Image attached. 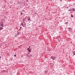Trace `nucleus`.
Instances as JSON below:
<instances>
[{
    "instance_id": "f257e3e1",
    "label": "nucleus",
    "mask_w": 75,
    "mask_h": 75,
    "mask_svg": "<svg viewBox=\"0 0 75 75\" xmlns=\"http://www.w3.org/2000/svg\"><path fill=\"white\" fill-rule=\"evenodd\" d=\"M68 30L69 31H71V30H72V28H69Z\"/></svg>"
},
{
    "instance_id": "f03ea898",
    "label": "nucleus",
    "mask_w": 75,
    "mask_h": 75,
    "mask_svg": "<svg viewBox=\"0 0 75 75\" xmlns=\"http://www.w3.org/2000/svg\"><path fill=\"white\" fill-rule=\"evenodd\" d=\"M56 58V57H53L52 59L53 60H54V59H55Z\"/></svg>"
},
{
    "instance_id": "7ed1b4c3",
    "label": "nucleus",
    "mask_w": 75,
    "mask_h": 75,
    "mask_svg": "<svg viewBox=\"0 0 75 75\" xmlns=\"http://www.w3.org/2000/svg\"><path fill=\"white\" fill-rule=\"evenodd\" d=\"M68 11H74V10H72V9H69L68 10Z\"/></svg>"
},
{
    "instance_id": "20e7f679",
    "label": "nucleus",
    "mask_w": 75,
    "mask_h": 75,
    "mask_svg": "<svg viewBox=\"0 0 75 75\" xmlns=\"http://www.w3.org/2000/svg\"><path fill=\"white\" fill-rule=\"evenodd\" d=\"M3 22H1L0 24H1V25H4V23H3Z\"/></svg>"
},
{
    "instance_id": "39448f33",
    "label": "nucleus",
    "mask_w": 75,
    "mask_h": 75,
    "mask_svg": "<svg viewBox=\"0 0 75 75\" xmlns=\"http://www.w3.org/2000/svg\"><path fill=\"white\" fill-rule=\"evenodd\" d=\"M3 27H0V30H3Z\"/></svg>"
},
{
    "instance_id": "423d86ee",
    "label": "nucleus",
    "mask_w": 75,
    "mask_h": 75,
    "mask_svg": "<svg viewBox=\"0 0 75 75\" xmlns=\"http://www.w3.org/2000/svg\"><path fill=\"white\" fill-rule=\"evenodd\" d=\"M25 18H24L23 19V23H25V22H24V21H25Z\"/></svg>"
},
{
    "instance_id": "0eeeda50",
    "label": "nucleus",
    "mask_w": 75,
    "mask_h": 75,
    "mask_svg": "<svg viewBox=\"0 0 75 75\" xmlns=\"http://www.w3.org/2000/svg\"><path fill=\"white\" fill-rule=\"evenodd\" d=\"M28 51L29 52H30V53L31 52V50H28Z\"/></svg>"
},
{
    "instance_id": "6e6552de",
    "label": "nucleus",
    "mask_w": 75,
    "mask_h": 75,
    "mask_svg": "<svg viewBox=\"0 0 75 75\" xmlns=\"http://www.w3.org/2000/svg\"><path fill=\"white\" fill-rule=\"evenodd\" d=\"M30 20H31V19H30V18L28 19V21H30Z\"/></svg>"
},
{
    "instance_id": "1a4fd4ad",
    "label": "nucleus",
    "mask_w": 75,
    "mask_h": 75,
    "mask_svg": "<svg viewBox=\"0 0 75 75\" xmlns=\"http://www.w3.org/2000/svg\"><path fill=\"white\" fill-rule=\"evenodd\" d=\"M75 52V51H74V52H73V54L74 55H75V53H74Z\"/></svg>"
},
{
    "instance_id": "9d476101",
    "label": "nucleus",
    "mask_w": 75,
    "mask_h": 75,
    "mask_svg": "<svg viewBox=\"0 0 75 75\" xmlns=\"http://www.w3.org/2000/svg\"><path fill=\"white\" fill-rule=\"evenodd\" d=\"M71 17H74V16H73V15L71 14Z\"/></svg>"
},
{
    "instance_id": "9b49d317",
    "label": "nucleus",
    "mask_w": 75,
    "mask_h": 75,
    "mask_svg": "<svg viewBox=\"0 0 75 75\" xmlns=\"http://www.w3.org/2000/svg\"><path fill=\"white\" fill-rule=\"evenodd\" d=\"M31 50V49H30V48H28V49H27L28 51V50Z\"/></svg>"
},
{
    "instance_id": "f8f14e48",
    "label": "nucleus",
    "mask_w": 75,
    "mask_h": 75,
    "mask_svg": "<svg viewBox=\"0 0 75 75\" xmlns=\"http://www.w3.org/2000/svg\"><path fill=\"white\" fill-rule=\"evenodd\" d=\"M72 9L74 10H73V11H75V10L74 8H73Z\"/></svg>"
},
{
    "instance_id": "ddd939ff",
    "label": "nucleus",
    "mask_w": 75,
    "mask_h": 75,
    "mask_svg": "<svg viewBox=\"0 0 75 75\" xmlns=\"http://www.w3.org/2000/svg\"><path fill=\"white\" fill-rule=\"evenodd\" d=\"M23 23H21V25H22V26H23V27H24V25H23Z\"/></svg>"
},
{
    "instance_id": "4468645a",
    "label": "nucleus",
    "mask_w": 75,
    "mask_h": 75,
    "mask_svg": "<svg viewBox=\"0 0 75 75\" xmlns=\"http://www.w3.org/2000/svg\"><path fill=\"white\" fill-rule=\"evenodd\" d=\"M53 58V57L51 56V59H52Z\"/></svg>"
},
{
    "instance_id": "2eb2a0df",
    "label": "nucleus",
    "mask_w": 75,
    "mask_h": 75,
    "mask_svg": "<svg viewBox=\"0 0 75 75\" xmlns=\"http://www.w3.org/2000/svg\"><path fill=\"white\" fill-rule=\"evenodd\" d=\"M45 72H46V73H47V72H48V71H46Z\"/></svg>"
},
{
    "instance_id": "dca6fc26",
    "label": "nucleus",
    "mask_w": 75,
    "mask_h": 75,
    "mask_svg": "<svg viewBox=\"0 0 75 75\" xmlns=\"http://www.w3.org/2000/svg\"><path fill=\"white\" fill-rule=\"evenodd\" d=\"M21 15H22V14H23V13H21Z\"/></svg>"
},
{
    "instance_id": "f3484780",
    "label": "nucleus",
    "mask_w": 75,
    "mask_h": 75,
    "mask_svg": "<svg viewBox=\"0 0 75 75\" xmlns=\"http://www.w3.org/2000/svg\"><path fill=\"white\" fill-rule=\"evenodd\" d=\"M14 57H16V55L14 54Z\"/></svg>"
},
{
    "instance_id": "a211bd4d",
    "label": "nucleus",
    "mask_w": 75,
    "mask_h": 75,
    "mask_svg": "<svg viewBox=\"0 0 75 75\" xmlns=\"http://www.w3.org/2000/svg\"><path fill=\"white\" fill-rule=\"evenodd\" d=\"M4 27V25H1V27Z\"/></svg>"
},
{
    "instance_id": "6ab92c4d",
    "label": "nucleus",
    "mask_w": 75,
    "mask_h": 75,
    "mask_svg": "<svg viewBox=\"0 0 75 75\" xmlns=\"http://www.w3.org/2000/svg\"><path fill=\"white\" fill-rule=\"evenodd\" d=\"M31 47L30 46H29V48H30V47Z\"/></svg>"
},
{
    "instance_id": "aec40b11",
    "label": "nucleus",
    "mask_w": 75,
    "mask_h": 75,
    "mask_svg": "<svg viewBox=\"0 0 75 75\" xmlns=\"http://www.w3.org/2000/svg\"><path fill=\"white\" fill-rule=\"evenodd\" d=\"M0 27H1V24H0Z\"/></svg>"
},
{
    "instance_id": "412c9836",
    "label": "nucleus",
    "mask_w": 75,
    "mask_h": 75,
    "mask_svg": "<svg viewBox=\"0 0 75 75\" xmlns=\"http://www.w3.org/2000/svg\"><path fill=\"white\" fill-rule=\"evenodd\" d=\"M66 8H68L69 7H67Z\"/></svg>"
},
{
    "instance_id": "4be33fe9",
    "label": "nucleus",
    "mask_w": 75,
    "mask_h": 75,
    "mask_svg": "<svg viewBox=\"0 0 75 75\" xmlns=\"http://www.w3.org/2000/svg\"><path fill=\"white\" fill-rule=\"evenodd\" d=\"M21 27H20V29H21Z\"/></svg>"
},
{
    "instance_id": "5701e85b",
    "label": "nucleus",
    "mask_w": 75,
    "mask_h": 75,
    "mask_svg": "<svg viewBox=\"0 0 75 75\" xmlns=\"http://www.w3.org/2000/svg\"><path fill=\"white\" fill-rule=\"evenodd\" d=\"M21 57H23V56H21Z\"/></svg>"
},
{
    "instance_id": "b1692460",
    "label": "nucleus",
    "mask_w": 75,
    "mask_h": 75,
    "mask_svg": "<svg viewBox=\"0 0 75 75\" xmlns=\"http://www.w3.org/2000/svg\"><path fill=\"white\" fill-rule=\"evenodd\" d=\"M23 11H24V10H23Z\"/></svg>"
},
{
    "instance_id": "393cba45",
    "label": "nucleus",
    "mask_w": 75,
    "mask_h": 75,
    "mask_svg": "<svg viewBox=\"0 0 75 75\" xmlns=\"http://www.w3.org/2000/svg\"><path fill=\"white\" fill-rule=\"evenodd\" d=\"M26 55H27V56H28V54H27Z\"/></svg>"
},
{
    "instance_id": "a878e982",
    "label": "nucleus",
    "mask_w": 75,
    "mask_h": 75,
    "mask_svg": "<svg viewBox=\"0 0 75 75\" xmlns=\"http://www.w3.org/2000/svg\"><path fill=\"white\" fill-rule=\"evenodd\" d=\"M31 57H32V55H31Z\"/></svg>"
},
{
    "instance_id": "bb28decb",
    "label": "nucleus",
    "mask_w": 75,
    "mask_h": 75,
    "mask_svg": "<svg viewBox=\"0 0 75 75\" xmlns=\"http://www.w3.org/2000/svg\"><path fill=\"white\" fill-rule=\"evenodd\" d=\"M0 58H1V57H0Z\"/></svg>"
},
{
    "instance_id": "cd10ccee",
    "label": "nucleus",
    "mask_w": 75,
    "mask_h": 75,
    "mask_svg": "<svg viewBox=\"0 0 75 75\" xmlns=\"http://www.w3.org/2000/svg\"><path fill=\"white\" fill-rule=\"evenodd\" d=\"M60 1H62V0H59Z\"/></svg>"
},
{
    "instance_id": "c85d7f7f",
    "label": "nucleus",
    "mask_w": 75,
    "mask_h": 75,
    "mask_svg": "<svg viewBox=\"0 0 75 75\" xmlns=\"http://www.w3.org/2000/svg\"><path fill=\"white\" fill-rule=\"evenodd\" d=\"M5 18H6V17H5Z\"/></svg>"
},
{
    "instance_id": "c756f323",
    "label": "nucleus",
    "mask_w": 75,
    "mask_h": 75,
    "mask_svg": "<svg viewBox=\"0 0 75 75\" xmlns=\"http://www.w3.org/2000/svg\"><path fill=\"white\" fill-rule=\"evenodd\" d=\"M65 24H66V23H65Z\"/></svg>"
},
{
    "instance_id": "7c9ffc66",
    "label": "nucleus",
    "mask_w": 75,
    "mask_h": 75,
    "mask_svg": "<svg viewBox=\"0 0 75 75\" xmlns=\"http://www.w3.org/2000/svg\"><path fill=\"white\" fill-rule=\"evenodd\" d=\"M66 24H67V22L66 23Z\"/></svg>"
},
{
    "instance_id": "2f4dec72",
    "label": "nucleus",
    "mask_w": 75,
    "mask_h": 75,
    "mask_svg": "<svg viewBox=\"0 0 75 75\" xmlns=\"http://www.w3.org/2000/svg\"><path fill=\"white\" fill-rule=\"evenodd\" d=\"M0 47H1V46H0Z\"/></svg>"
},
{
    "instance_id": "473e14b6",
    "label": "nucleus",
    "mask_w": 75,
    "mask_h": 75,
    "mask_svg": "<svg viewBox=\"0 0 75 75\" xmlns=\"http://www.w3.org/2000/svg\"><path fill=\"white\" fill-rule=\"evenodd\" d=\"M74 37H75V36Z\"/></svg>"
}]
</instances>
